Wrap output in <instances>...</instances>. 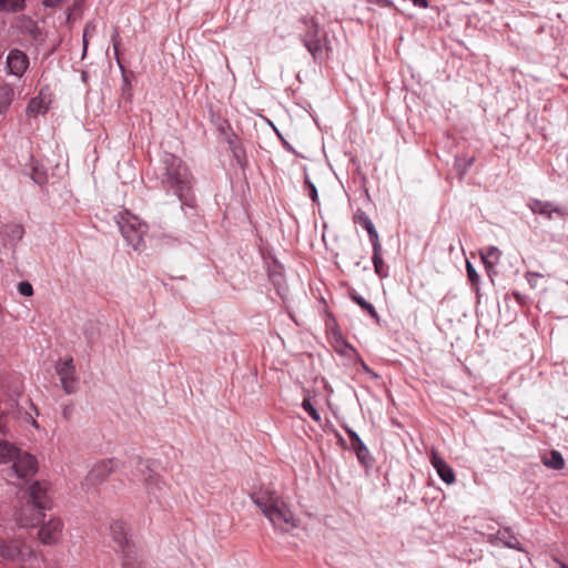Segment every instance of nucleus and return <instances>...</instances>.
Wrapping results in <instances>:
<instances>
[{
	"label": "nucleus",
	"instance_id": "f257e3e1",
	"mask_svg": "<svg viewBox=\"0 0 568 568\" xmlns=\"http://www.w3.org/2000/svg\"><path fill=\"white\" fill-rule=\"evenodd\" d=\"M154 175L160 186L169 194H174L181 206H194L193 175L179 156L164 152L154 168Z\"/></svg>",
	"mask_w": 568,
	"mask_h": 568
},
{
	"label": "nucleus",
	"instance_id": "f03ea898",
	"mask_svg": "<svg viewBox=\"0 0 568 568\" xmlns=\"http://www.w3.org/2000/svg\"><path fill=\"white\" fill-rule=\"evenodd\" d=\"M251 498L275 530L287 532L297 527L298 520L291 506L276 490L263 488L253 493Z\"/></svg>",
	"mask_w": 568,
	"mask_h": 568
},
{
	"label": "nucleus",
	"instance_id": "7ed1b4c3",
	"mask_svg": "<svg viewBox=\"0 0 568 568\" xmlns=\"http://www.w3.org/2000/svg\"><path fill=\"white\" fill-rule=\"evenodd\" d=\"M19 507L14 516L22 528L36 527L44 518V510L50 509L52 500L48 495V484L34 481L20 491Z\"/></svg>",
	"mask_w": 568,
	"mask_h": 568
},
{
	"label": "nucleus",
	"instance_id": "20e7f679",
	"mask_svg": "<svg viewBox=\"0 0 568 568\" xmlns=\"http://www.w3.org/2000/svg\"><path fill=\"white\" fill-rule=\"evenodd\" d=\"M154 466L155 463L153 460H143L140 456L131 457L126 465H123L125 475L130 471L133 478L141 479L144 483L149 506L152 509H155L156 506L163 507L166 495V486L160 479Z\"/></svg>",
	"mask_w": 568,
	"mask_h": 568
},
{
	"label": "nucleus",
	"instance_id": "39448f33",
	"mask_svg": "<svg viewBox=\"0 0 568 568\" xmlns=\"http://www.w3.org/2000/svg\"><path fill=\"white\" fill-rule=\"evenodd\" d=\"M6 417L0 416V463H12L10 471L19 479H24L36 474L37 460L28 454L22 453L16 445L6 439Z\"/></svg>",
	"mask_w": 568,
	"mask_h": 568
},
{
	"label": "nucleus",
	"instance_id": "423d86ee",
	"mask_svg": "<svg viewBox=\"0 0 568 568\" xmlns=\"http://www.w3.org/2000/svg\"><path fill=\"white\" fill-rule=\"evenodd\" d=\"M110 535L116 551L122 554V568H144L139 560L138 549L131 537L128 535L126 524L115 519L110 525Z\"/></svg>",
	"mask_w": 568,
	"mask_h": 568
},
{
	"label": "nucleus",
	"instance_id": "0eeeda50",
	"mask_svg": "<svg viewBox=\"0 0 568 568\" xmlns=\"http://www.w3.org/2000/svg\"><path fill=\"white\" fill-rule=\"evenodd\" d=\"M301 22L306 27L302 41L314 61L321 63L326 59L329 50L326 34L321 36L320 23L314 17L304 16L301 18Z\"/></svg>",
	"mask_w": 568,
	"mask_h": 568
},
{
	"label": "nucleus",
	"instance_id": "6e6552de",
	"mask_svg": "<svg viewBox=\"0 0 568 568\" xmlns=\"http://www.w3.org/2000/svg\"><path fill=\"white\" fill-rule=\"evenodd\" d=\"M118 225L128 244L134 250H140L148 232V225L128 211L120 215Z\"/></svg>",
	"mask_w": 568,
	"mask_h": 568
},
{
	"label": "nucleus",
	"instance_id": "1a4fd4ad",
	"mask_svg": "<svg viewBox=\"0 0 568 568\" xmlns=\"http://www.w3.org/2000/svg\"><path fill=\"white\" fill-rule=\"evenodd\" d=\"M354 222L356 224H359L361 226H363L368 233L369 241L373 246L372 261H373L375 273L379 277H386L387 276V266L385 265V263L382 258V245H381L378 234H377V231H376L374 224L372 223L368 215L361 210H358L355 213Z\"/></svg>",
	"mask_w": 568,
	"mask_h": 568
},
{
	"label": "nucleus",
	"instance_id": "9d476101",
	"mask_svg": "<svg viewBox=\"0 0 568 568\" xmlns=\"http://www.w3.org/2000/svg\"><path fill=\"white\" fill-rule=\"evenodd\" d=\"M55 372L60 378L62 388L67 394H74L78 389L79 379L75 375L73 358L60 361L55 365Z\"/></svg>",
	"mask_w": 568,
	"mask_h": 568
},
{
	"label": "nucleus",
	"instance_id": "9b49d317",
	"mask_svg": "<svg viewBox=\"0 0 568 568\" xmlns=\"http://www.w3.org/2000/svg\"><path fill=\"white\" fill-rule=\"evenodd\" d=\"M120 466V462L115 458L103 459L97 463L89 471L85 478L87 486L98 485L103 481L110 474L115 471Z\"/></svg>",
	"mask_w": 568,
	"mask_h": 568
},
{
	"label": "nucleus",
	"instance_id": "f8f14e48",
	"mask_svg": "<svg viewBox=\"0 0 568 568\" xmlns=\"http://www.w3.org/2000/svg\"><path fill=\"white\" fill-rule=\"evenodd\" d=\"M29 57L19 49H12L6 59L7 73L21 78L29 68Z\"/></svg>",
	"mask_w": 568,
	"mask_h": 568
},
{
	"label": "nucleus",
	"instance_id": "ddd939ff",
	"mask_svg": "<svg viewBox=\"0 0 568 568\" xmlns=\"http://www.w3.org/2000/svg\"><path fill=\"white\" fill-rule=\"evenodd\" d=\"M342 427L348 435L351 448L356 454L358 462L365 467H371L373 464V458L367 446L363 443L358 434L355 430H353L349 426L342 425Z\"/></svg>",
	"mask_w": 568,
	"mask_h": 568
},
{
	"label": "nucleus",
	"instance_id": "4468645a",
	"mask_svg": "<svg viewBox=\"0 0 568 568\" xmlns=\"http://www.w3.org/2000/svg\"><path fill=\"white\" fill-rule=\"evenodd\" d=\"M62 529V521L59 518H51L49 521L42 524L38 530L39 539L44 545H54L60 540Z\"/></svg>",
	"mask_w": 568,
	"mask_h": 568
},
{
	"label": "nucleus",
	"instance_id": "2eb2a0df",
	"mask_svg": "<svg viewBox=\"0 0 568 568\" xmlns=\"http://www.w3.org/2000/svg\"><path fill=\"white\" fill-rule=\"evenodd\" d=\"M30 554L31 549L24 545L22 546L19 541L11 540L7 542L0 537V557L3 559L16 561Z\"/></svg>",
	"mask_w": 568,
	"mask_h": 568
},
{
	"label": "nucleus",
	"instance_id": "dca6fc26",
	"mask_svg": "<svg viewBox=\"0 0 568 568\" xmlns=\"http://www.w3.org/2000/svg\"><path fill=\"white\" fill-rule=\"evenodd\" d=\"M221 141L227 144L234 160L240 166H243L246 162V151L239 135L234 131H231L222 136Z\"/></svg>",
	"mask_w": 568,
	"mask_h": 568
},
{
	"label": "nucleus",
	"instance_id": "f3484780",
	"mask_svg": "<svg viewBox=\"0 0 568 568\" xmlns=\"http://www.w3.org/2000/svg\"><path fill=\"white\" fill-rule=\"evenodd\" d=\"M430 463L443 481L448 485L455 483L456 477L453 468L434 449L430 454Z\"/></svg>",
	"mask_w": 568,
	"mask_h": 568
},
{
	"label": "nucleus",
	"instance_id": "a211bd4d",
	"mask_svg": "<svg viewBox=\"0 0 568 568\" xmlns=\"http://www.w3.org/2000/svg\"><path fill=\"white\" fill-rule=\"evenodd\" d=\"M529 207L534 213L544 215L548 220H551L554 214H557L559 216L564 215L561 210H559L557 207H552V205L549 202L534 200L529 204Z\"/></svg>",
	"mask_w": 568,
	"mask_h": 568
},
{
	"label": "nucleus",
	"instance_id": "6ab92c4d",
	"mask_svg": "<svg viewBox=\"0 0 568 568\" xmlns=\"http://www.w3.org/2000/svg\"><path fill=\"white\" fill-rule=\"evenodd\" d=\"M221 109H210L211 121L219 131L221 138L233 131L229 120L222 115Z\"/></svg>",
	"mask_w": 568,
	"mask_h": 568
},
{
	"label": "nucleus",
	"instance_id": "aec40b11",
	"mask_svg": "<svg viewBox=\"0 0 568 568\" xmlns=\"http://www.w3.org/2000/svg\"><path fill=\"white\" fill-rule=\"evenodd\" d=\"M2 235L7 242L17 243L23 237L24 229L21 224L9 223L3 226Z\"/></svg>",
	"mask_w": 568,
	"mask_h": 568
},
{
	"label": "nucleus",
	"instance_id": "412c9836",
	"mask_svg": "<svg viewBox=\"0 0 568 568\" xmlns=\"http://www.w3.org/2000/svg\"><path fill=\"white\" fill-rule=\"evenodd\" d=\"M544 464L552 469H562L565 466V460L562 455L557 450H551L548 455L542 458Z\"/></svg>",
	"mask_w": 568,
	"mask_h": 568
},
{
	"label": "nucleus",
	"instance_id": "4be33fe9",
	"mask_svg": "<svg viewBox=\"0 0 568 568\" xmlns=\"http://www.w3.org/2000/svg\"><path fill=\"white\" fill-rule=\"evenodd\" d=\"M351 298L355 302L363 311H366L377 323L379 322V316L375 310V307L367 302L363 296L357 293L351 294Z\"/></svg>",
	"mask_w": 568,
	"mask_h": 568
},
{
	"label": "nucleus",
	"instance_id": "5701e85b",
	"mask_svg": "<svg viewBox=\"0 0 568 568\" xmlns=\"http://www.w3.org/2000/svg\"><path fill=\"white\" fill-rule=\"evenodd\" d=\"M14 98V89L8 83H0V106H10Z\"/></svg>",
	"mask_w": 568,
	"mask_h": 568
},
{
	"label": "nucleus",
	"instance_id": "b1692460",
	"mask_svg": "<svg viewBox=\"0 0 568 568\" xmlns=\"http://www.w3.org/2000/svg\"><path fill=\"white\" fill-rule=\"evenodd\" d=\"M26 7V0H0V11L19 12Z\"/></svg>",
	"mask_w": 568,
	"mask_h": 568
},
{
	"label": "nucleus",
	"instance_id": "393cba45",
	"mask_svg": "<svg viewBox=\"0 0 568 568\" xmlns=\"http://www.w3.org/2000/svg\"><path fill=\"white\" fill-rule=\"evenodd\" d=\"M500 255L501 253L497 247L490 246L486 250L485 254H483V261L487 266H491L498 263Z\"/></svg>",
	"mask_w": 568,
	"mask_h": 568
},
{
	"label": "nucleus",
	"instance_id": "a878e982",
	"mask_svg": "<svg viewBox=\"0 0 568 568\" xmlns=\"http://www.w3.org/2000/svg\"><path fill=\"white\" fill-rule=\"evenodd\" d=\"M302 408L310 415L314 422L321 420V415L317 409L313 406L310 398H304L302 402Z\"/></svg>",
	"mask_w": 568,
	"mask_h": 568
},
{
	"label": "nucleus",
	"instance_id": "bb28decb",
	"mask_svg": "<svg viewBox=\"0 0 568 568\" xmlns=\"http://www.w3.org/2000/svg\"><path fill=\"white\" fill-rule=\"evenodd\" d=\"M18 292L22 296L30 297L33 295V287L29 282L22 281L18 284Z\"/></svg>",
	"mask_w": 568,
	"mask_h": 568
},
{
	"label": "nucleus",
	"instance_id": "cd10ccee",
	"mask_svg": "<svg viewBox=\"0 0 568 568\" xmlns=\"http://www.w3.org/2000/svg\"><path fill=\"white\" fill-rule=\"evenodd\" d=\"M131 83H130V75L123 71V87H122V97L125 100V102L129 101Z\"/></svg>",
	"mask_w": 568,
	"mask_h": 568
},
{
	"label": "nucleus",
	"instance_id": "c85d7f7f",
	"mask_svg": "<svg viewBox=\"0 0 568 568\" xmlns=\"http://www.w3.org/2000/svg\"><path fill=\"white\" fill-rule=\"evenodd\" d=\"M111 41H112L114 53L118 57L119 48L121 44V38H120L119 30L116 28L113 30V33L111 36Z\"/></svg>",
	"mask_w": 568,
	"mask_h": 568
},
{
	"label": "nucleus",
	"instance_id": "c756f323",
	"mask_svg": "<svg viewBox=\"0 0 568 568\" xmlns=\"http://www.w3.org/2000/svg\"><path fill=\"white\" fill-rule=\"evenodd\" d=\"M466 270H467V275H468L469 281L473 284H476L478 282V280H479V276H478L475 267L473 266V264L467 262Z\"/></svg>",
	"mask_w": 568,
	"mask_h": 568
},
{
	"label": "nucleus",
	"instance_id": "7c9ffc66",
	"mask_svg": "<svg viewBox=\"0 0 568 568\" xmlns=\"http://www.w3.org/2000/svg\"><path fill=\"white\" fill-rule=\"evenodd\" d=\"M27 32L33 38L38 39V37L41 34V31L36 22L30 21L29 24L26 27Z\"/></svg>",
	"mask_w": 568,
	"mask_h": 568
},
{
	"label": "nucleus",
	"instance_id": "2f4dec72",
	"mask_svg": "<svg viewBox=\"0 0 568 568\" xmlns=\"http://www.w3.org/2000/svg\"><path fill=\"white\" fill-rule=\"evenodd\" d=\"M526 278H527L528 283H529L532 287H535V286H537L538 281H539L540 278H542V275H541V274H539V273H535V272H527V274H526Z\"/></svg>",
	"mask_w": 568,
	"mask_h": 568
},
{
	"label": "nucleus",
	"instance_id": "473e14b6",
	"mask_svg": "<svg viewBox=\"0 0 568 568\" xmlns=\"http://www.w3.org/2000/svg\"><path fill=\"white\" fill-rule=\"evenodd\" d=\"M305 185L307 186V189L310 191V197L312 199L313 202H316L317 201L316 186L308 180L305 181Z\"/></svg>",
	"mask_w": 568,
	"mask_h": 568
},
{
	"label": "nucleus",
	"instance_id": "72a5a7b5",
	"mask_svg": "<svg viewBox=\"0 0 568 568\" xmlns=\"http://www.w3.org/2000/svg\"><path fill=\"white\" fill-rule=\"evenodd\" d=\"M505 545L509 548L519 549V541L514 536H511L509 540L505 541Z\"/></svg>",
	"mask_w": 568,
	"mask_h": 568
},
{
	"label": "nucleus",
	"instance_id": "f704fd0d",
	"mask_svg": "<svg viewBox=\"0 0 568 568\" xmlns=\"http://www.w3.org/2000/svg\"><path fill=\"white\" fill-rule=\"evenodd\" d=\"M63 0H44L43 1V4L45 7H49V8H54V7H58L59 4L62 3Z\"/></svg>",
	"mask_w": 568,
	"mask_h": 568
},
{
	"label": "nucleus",
	"instance_id": "c9c22d12",
	"mask_svg": "<svg viewBox=\"0 0 568 568\" xmlns=\"http://www.w3.org/2000/svg\"><path fill=\"white\" fill-rule=\"evenodd\" d=\"M413 4L418 8H427L428 1L427 0H412Z\"/></svg>",
	"mask_w": 568,
	"mask_h": 568
},
{
	"label": "nucleus",
	"instance_id": "e433bc0d",
	"mask_svg": "<svg viewBox=\"0 0 568 568\" xmlns=\"http://www.w3.org/2000/svg\"><path fill=\"white\" fill-rule=\"evenodd\" d=\"M27 110L29 111V115L36 116L37 114L40 113L41 109L31 108V109H27Z\"/></svg>",
	"mask_w": 568,
	"mask_h": 568
},
{
	"label": "nucleus",
	"instance_id": "4c0bfd02",
	"mask_svg": "<svg viewBox=\"0 0 568 568\" xmlns=\"http://www.w3.org/2000/svg\"><path fill=\"white\" fill-rule=\"evenodd\" d=\"M88 28L89 26L85 27L84 29V34H83V47H84V50L87 49V45H88V41H87V31H88Z\"/></svg>",
	"mask_w": 568,
	"mask_h": 568
},
{
	"label": "nucleus",
	"instance_id": "58836bf2",
	"mask_svg": "<svg viewBox=\"0 0 568 568\" xmlns=\"http://www.w3.org/2000/svg\"><path fill=\"white\" fill-rule=\"evenodd\" d=\"M34 103H36V99H31L28 106H34ZM36 106H44V105H43V102H40V103L36 104Z\"/></svg>",
	"mask_w": 568,
	"mask_h": 568
},
{
	"label": "nucleus",
	"instance_id": "ea45409f",
	"mask_svg": "<svg viewBox=\"0 0 568 568\" xmlns=\"http://www.w3.org/2000/svg\"><path fill=\"white\" fill-rule=\"evenodd\" d=\"M280 277L281 275H278V277L276 275H272V281L275 285H280Z\"/></svg>",
	"mask_w": 568,
	"mask_h": 568
},
{
	"label": "nucleus",
	"instance_id": "a19ab883",
	"mask_svg": "<svg viewBox=\"0 0 568 568\" xmlns=\"http://www.w3.org/2000/svg\"><path fill=\"white\" fill-rule=\"evenodd\" d=\"M560 567H561V568H568V565H567V564L561 562V564H560Z\"/></svg>",
	"mask_w": 568,
	"mask_h": 568
},
{
	"label": "nucleus",
	"instance_id": "79ce46f5",
	"mask_svg": "<svg viewBox=\"0 0 568 568\" xmlns=\"http://www.w3.org/2000/svg\"><path fill=\"white\" fill-rule=\"evenodd\" d=\"M32 424H33L36 427H38L37 420H34V419H33V420H32Z\"/></svg>",
	"mask_w": 568,
	"mask_h": 568
},
{
	"label": "nucleus",
	"instance_id": "37998d69",
	"mask_svg": "<svg viewBox=\"0 0 568 568\" xmlns=\"http://www.w3.org/2000/svg\"><path fill=\"white\" fill-rule=\"evenodd\" d=\"M63 414H64V416H67V414H69V410H67V408H65Z\"/></svg>",
	"mask_w": 568,
	"mask_h": 568
}]
</instances>
